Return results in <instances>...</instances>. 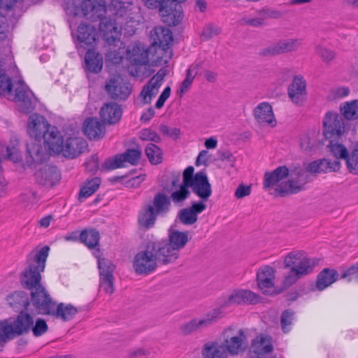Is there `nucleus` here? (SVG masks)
<instances>
[{
    "label": "nucleus",
    "instance_id": "obj_1",
    "mask_svg": "<svg viewBox=\"0 0 358 358\" xmlns=\"http://www.w3.org/2000/svg\"><path fill=\"white\" fill-rule=\"evenodd\" d=\"M315 262L301 250H294L284 257L283 267L289 271L284 275L282 285L284 289L294 285L299 279L313 271Z\"/></svg>",
    "mask_w": 358,
    "mask_h": 358
},
{
    "label": "nucleus",
    "instance_id": "obj_2",
    "mask_svg": "<svg viewBox=\"0 0 358 358\" xmlns=\"http://www.w3.org/2000/svg\"><path fill=\"white\" fill-rule=\"evenodd\" d=\"M50 248L44 246L39 250L31 252L27 259V266L21 275V283L24 288L31 289L41 285V273L44 271Z\"/></svg>",
    "mask_w": 358,
    "mask_h": 358
},
{
    "label": "nucleus",
    "instance_id": "obj_3",
    "mask_svg": "<svg viewBox=\"0 0 358 358\" xmlns=\"http://www.w3.org/2000/svg\"><path fill=\"white\" fill-rule=\"evenodd\" d=\"M34 324V317L24 311H20L15 317L0 321V346L3 347L9 341L29 334Z\"/></svg>",
    "mask_w": 358,
    "mask_h": 358
},
{
    "label": "nucleus",
    "instance_id": "obj_4",
    "mask_svg": "<svg viewBox=\"0 0 358 358\" xmlns=\"http://www.w3.org/2000/svg\"><path fill=\"white\" fill-rule=\"evenodd\" d=\"M99 31L102 33L106 41L109 44H114L119 41L121 32L125 30L127 32H134L131 17L124 16L122 13H115L113 18L105 15L99 20Z\"/></svg>",
    "mask_w": 358,
    "mask_h": 358
},
{
    "label": "nucleus",
    "instance_id": "obj_5",
    "mask_svg": "<svg viewBox=\"0 0 358 358\" xmlns=\"http://www.w3.org/2000/svg\"><path fill=\"white\" fill-rule=\"evenodd\" d=\"M288 179L285 182H281L274 189L275 196L281 197L289 194H295L305 189V185L309 182V175L306 167L300 165H293L289 169Z\"/></svg>",
    "mask_w": 358,
    "mask_h": 358
},
{
    "label": "nucleus",
    "instance_id": "obj_6",
    "mask_svg": "<svg viewBox=\"0 0 358 358\" xmlns=\"http://www.w3.org/2000/svg\"><path fill=\"white\" fill-rule=\"evenodd\" d=\"M222 345L231 355L243 353L248 347V341L245 331L242 329L229 327L221 334Z\"/></svg>",
    "mask_w": 358,
    "mask_h": 358
},
{
    "label": "nucleus",
    "instance_id": "obj_7",
    "mask_svg": "<svg viewBox=\"0 0 358 358\" xmlns=\"http://www.w3.org/2000/svg\"><path fill=\"white\" fill-rule=\"evenodd\" d=\"M222 314L220 308H214L202 317L194 318L182 324L179 328L180 332L182 336H186L206 329L221 318Z\"/></svg>",
    "mask_w": 358,
    "mask_h": 358
},
{
    "label": "nucleus",
    "instance_id": "obj_8",
    "mask_svg": "<svg viewBox=\"0 0 358 358\" xmlns=\"http://www.w3.org/2000/svg\"><path fill=\"white\" fill-rule=\"evenodd\" d=\"M262 297L250 289L233 290L228 296L220 299V306L227 307L231 305H255L262 301Z\"/></svg>",
    "mask_w": 358,
    "mask_h": 358
},
{
    "label": "nucleus",
    "instance_id": "obj_9",
    "mask_svg": "<svg viewBox=\"0 0 358 358\" xmlns=\"http://www.w3.org/2000/svg\"><path fill=\"white\" fill-rule=\"evenodd\" d=\"M157 264L169 265L175 263L180 254L165 240L149 241Z\"/></svg>",
    "mask_w": 358,
    "mask_h": 358
},
{
    "label": "nucleus",
    "instance_id": "obj_10",
    "mask_svg": "<svg viewBox=\"0 0 358 358\" xmlns=\"http://www.w3.org/2000/svg\"><path fill=\"white\" fill-rule=\"evenodd\" d=\"M133 267L138 275H148L153 272L157 267V262L149 242L147 243L145 250L141 251L135 255Z\"/></svg>",
    "mask_w": 358,
    "mask_h": 358
},
{
    "label": "nucleus",
    "instance_id": "obj_11",
    "mask_svg": "<svg viewBox=\"0 0 358 358\" xmlns=\"http://www.w3.org/2000/svg\"><path fill=\"white\" fill-rule=\"evenodd\" d=\"M326 139L339 138L345 131L343 119L336 113L327 112L323 120Z\"/></svg>",
    "mask_w": 358,
    "mask_h": 358
},
{
    "label": "nucleus",
    "instance_id": "obj_12",
    "mask_svg": "<svg viewBox=\"0 0 358 358\" xmlns=\"http://www.w3.org/2000/svg\"><path fill=\"white\" fill-rule=\"evenodd\" d=\"M30 290L31 301L39 313L47 315L50 308L55 305L45 288L41 285L34 287Z\"/></svg>",
    "mask_w": 358,
    "mask_h": 358
},
{
    "label": "nucleus",
    "instance_id": "obj_13",
    "mask_svg": "<svg viewBox=\"0 0 358 358\" xmlns=\"http://www.w3.org/2000/svg\"><path fill=\"white\" fill-rule=\"evenodd\" d=\"M105 90L112 99L120 100L127 99L131 92L129 83L120 76L110 78L105 85Z\"/></svg>",
    "mask_w": 358,
    "mask_h": 358
},
{
    "label": "nucleus",
    "instance_id": "obj_14",
    "mask_svg": "<svg viewBox=\"0 0 358 358\" xmlns=\"http://www.w3.org/2000/svg\"><path fill=\"white\" fill-rule=\"evenodd\" d=\"M169 72V71L166 67L162 68L152 77L148 84L143 87L140 96L142 98L143 103H150L152 97L157 94L164 77L168 75Z\"/></svg>",
    "mask_w": 358,
    "mask_h": 358
},
{
    "label": "nucleus",
    "instance_id": "obj_15",
    "mask_svg": "<svg viewBox=\"0 0 358 358\" xmlns=\"http://www.w3.org/2000/svg\"><path fill=\"white\" fill-rule=\"evenodd\" d=\"M301 45V39L289 38L281 40L262 49L259 54L264 57L275 56L280 54L296 51Z\"/></svg>",
    "mask_w": 358,
    "mask_h": 358
},
{
    "label": "nucleus",
    "instance_id": "obj_16",
    "mask_svg": "<svg viewBox=\"0 0 358 358\" xmlns=\"http://www.w3.org/2000/svg\"><path fill=\"white\" fill-rule=\"evenodd\" d=\"M159 11L162 21L169 26L178 24L183 17L181 6L174 1L166 0Z\"/></svg>",
    "mask_w": 358,
    "mask_h": 358
},
{
    "label": "nucleus",
    "instance_id": "obj_17",
    "mask_svg": "<svg viewBox=\"0 0 358 358\" xmlns=\"http://www.w3.org/2000/svg\"><path fill=\"white\" fill-rule=\"evenodd\" d=\"M52 127L47 120L42 115L34 113L29 116L27 124V133L29 136L36 141H40L45 138V135Z\"/></svg>",
    "mask_w": 358,
    "mask_h": 358
},
{
    "label": "nucleus",
    "instance_id": "obj_18",
    "mask_svg": "<svg viewBox=\"0 0 358 358\" xmlns=\"http://www.w3.org/2000/svg\"><path fill=\"white\" fill-rule=\"evenodd\" d=\"M14 101L19 102L21 110L26 113L34 110L36 101L34 94L23 81H19L15 89Z\"/></svg>",
    "mask_w": 358,
    "mask_h": 358
},
{
    "label": "nucleus",
    "instance_id": "obj_19",
    "mask_svg": "<svg viewBox=\"0 0 358 358\" xmlns=\"http://www.w3.org/2000/svg\"><path fill=\"white\" fill-rule=\"evenodd\" d=\"M141 157V150L137 149H127L123 154L117 155L113 160H108L103 165L102 169L106 170L115 169L124 166L128 162L131 165L138 164Z\"/></svg>",
    "mask_w": 358,
    "mask_h": 358
},
{
    "label": "nucleus",
    "instance_id": "obj_20",
    "mask_svg": "<svg viewBox=\"0 0 358 358\" xmlns=\"http://www.w3.org/2000/svg\"><path fill=\"white\" fill-rule=\"evenodd\" d=\"M83 15L91 21L101 19L106 13L105 1L103 0H84L80 4Z\"/></svg>",
    "mask_w": 358,
    "mask_h": 358
},
{
    "label": "nucleus",
    "instance_id": "obj_21",
    "mask_svg": "<svg viewBox=\"0 0 358 358\" xmlns=\"http://www.w3.org/2000/svg\"><path fill=\"white\" fill-rule=\"evenodd\" d=\"M290 100L296 105L301 106L306 99V82L303 76H295L287 88Z\"/></svg>",
    "mask_w": 358,
    "mask_h": 358
},
{
    "label": "nucleus",
    "instance_id": "obj_22",
    "mask_svg": "<svg viewBox=\"0 0 358 358\" xmlns=\"http://www.w3.org/2000/svg\"><path fill=\"white\" fill-rule=\"evenodd\" d=\"M189 187H191L192 192L201 199L200 201L203 203L207 201L212 194L211 185L203 171L197 172L194 175V180Z\"/></svg>",
    "mask_w": 358,
    "mask_h": 358
},
{
    "label": "nucleus",
    "instance_id": "obj_23",
    "mask_svg": "<svg viewBox=\"0 0 358 358\" xmlns=\"http://www.w3.org/2000/svg\"><path fill=\"white\" fill-rule=\"evenodd\" d=\"M37 182L46 187H52L59 182L61 175L55 166L45 165L36 173Z\"/></svg>",
    "mask_w": 358,
    "mask_h": 358
},
{
    "label": "nucleus",
    "instance_id": "obj_24",
    "mask_svg": "<svg viewBox=\"0 0 358 358\" xmlns=\"http://www.w3.org/2000/svg\"><path fill=\"white\" fill-rule=\"evenodd\" d=\"M86 141L82 137H71L66 139L59 154L65 157L76 158L87 149Z\"/></svg>",
    "mask_w": 358,
    "mask_h": 358
},
{
    "label": "nucleus",
    "instance_id": "obj_25",
    "mask_svg": "<svg viewBox=\"0 0 358 358\" xmlns=\"http://www.w3.org/2000/svg\"><path fill=\"white\" fill-rule=\"evenodd\" d=\"M275 270L270 266L260 268L257 273L258 287L264 294L272 295L274 292L271 291L274 287Z\"/></svg>",
    "mask_w": 358,
    "mask_h": 358
},
{
    "label": "nucleus",
    "instance_id": "obj_26",
    "mask_svg": "<svg viewBox=\"0 0 358 358\" xmlns=\"http://www.w3.org/2000/svg\"><path fill=\"white\" fill-rule=\"evenodd\" d=\"M206 208L203 201H194L187 208L181 209L178 213L180 222L185 225H192L196 222L198 215Z\"/></svg>",
    "mask_w": 358,
    "mask_h": 358
},
{
    "label": "nucleus",
    "instance_id": "obj_27",
    "mask_svg": "<svg viewBox=\"0 0 358 358\" xmlns=\"http://www.w3.org/2000/svg\"><path fill=\"white\" fill-rule=\"evenodd\" d=\"M253 114L255 120L262 126H270L274 127L276 126L277 121L271 106L267 102L259 103L254 109Z\"/></svg>",
    "mask_w": 358,
    "mask_h": 358
},
{
    "label": "nucleus",
    "instance_id": "obj_28",
    "mask_svg": "<svg viewBox=\"0 0 358 358\" xmlns=\"http://www.w3.org/2000/svg\"><path fill=\"white\" fill-rule=\"evenodd\" d=\"M150 38L151 45L150 52L152 53L155 46H169L173 41L172 31L164 27H156L150 31Z\"/></svg>",
    "mask_w": 358,
    "mask_h": 358
},
{
    "label": "nucleus",
    "instance_id": "obj_29",
    "mask_svg": "<svg viewBox=\"0 0 358 358\" xmlns=\"http://www.w3.org/2000/svg\"><path fill=\"white\" fill-rule=\"evenodd\" d=\"M83 129L85 135L90 140H99L106 134L104 124L96 117L86 119L83 123Z\"/></svg>",
    "mask_w": 358,
    "mask_h": 358
},
{
    "label": "nucleus",
    "instance_id": "obj_30",
    "mask_svg": "<svg viewBox=\"0 0 358 358\" xmlns=\"http://www.w3.org/2000/svg\"><path fill=\"white\" fill-rule=\"evenodd\" d=\"M289 173V168L285 166H278L273 171L266 172L264 176V188L268 189L275 186L276 188L281 182H286L282 180L287 178Z\"/></svg>",
    "mask_w": 358,
    "mask_h": 358
},
{
    "label": "nucleus",
    "instance_id": "obj_31",
    "mask_svg": "<svg viewBox=\"0 0 358 358\" xmlns=\"http://www.w3.org/2000/svg\"><path fill=\"white\" fill-rule=\"evenodd\" d=\"M78 313V309L73 305L59 303L56 307L55 305H52L50 313H48L47 315H52L63 322H68L73 319Z\"/></svg>",
    "mask_w": 358,
    "mask_h": 358
},
{
    "label": "nucleus",
    "instance_id": "obj_32",
    "mask_svg": "<svg viewBox=\"0 0 358 358\" xmlns=\"http://www.w3.org/2000/svg\"><path fill=\"white\" fill-rule=\"evenodd\" d=\"M341 163L336 160L331 162L327 159H321L313 161L306 166L308 173H320L329 171L336 172L340 169Z\"/></svg>",
    "mask_w": 358,
    "mask_h": 358
},
{
    "label": "nucleus",
    "instance_id": "obj_33",
    "mask_svg": "<svg viewBox=\"0 0 358 358\" xmlns=\"http://www.w3.org/2000/svg\"><path fill=\"white\" fill-rule=\"evenodd\" d=\"M27 164L29 166L34 163H42L46 158L47 153L40 141H32L27 143Z\"/></svg>",
    "mask_w": 358,
    "mask_h": 358
},
{
    "label": "nucleus",
    "instance_id": "obj_34",
    "mask_svg": "<svg viewBox=\"0 0 358 358\" xmlns=\"http://www.w3.org/2000/svg\"><path fill=\"white\" fill-rule=\"evenodd\" d=\"M100 117L104 123L115 124L122 117V111L117 103H106L100 110Z\"/></svg>",
    "mask_w": 358,
    "mask_h": 358
},
{
    "label": "nucleus",
    "instance_id": "obj_35",
    "mask_svg": "<svg viewBox=\"0 0 358 358\" xmlns=\"http://www.w3.org/2000/svg\"><path fill=\"white\" fill-rule=\"evenodd\" d=\"M188 231H180L177 229L169 231L167 239H165L179 254L190 241Z\"/></svg>",
    "mask_w": 358,
    "mask_h": 358
},
{
    "label": "nucleus",
    "instance_id": "obj_36",
    "mask_svg": "<svg viewBox=\"0 0 358 358\" xmlns=\"http://www.w3.org/2000/svg\"><path fill=\"white\" fill-rule=\"evenodd\" d=\"M97 32L96 29L90 25L81 24L78 27L77 39L83 48L93 45L96 40Z\"/></svg>",
    "mask_w": 358,
    "mask_h": 358
},
{
    "label": "nucleus",
    "instance_id": "obj_37",
    "mask_svg": "<svg viewBox=\"0 0 358 358\" xmlns=\"http://www.w3.org/2000/svg\"><path fill=\"white\" fill-rule=\"evenodd\" d=\"M43 140L52 152L59 154V151L62 150L64 143L63 136L56 127L52 126L49 128V131L45 135Z\"/></svg>",
    "mask_w": 358,
    "mask_h": 358
},
{
    "label": "nucleus",
    "instance_id": "obj_38",
    "mask_svg": "<svg viewBox=\"0 0 358 358\" xmlns=\"http://www.w3.org/2000/svg\"><path fill=\"white\" fill-rule=\"evenodd\" d=\"M150 48H145L141 43L135 44L131 50H129V59L136 65H145L149 60Z\"/></svg>",
    "mask_w": 358,
    "mask_h": 358
},
{
    "label": "nucleus",
    "instance_id": "obj_39",
    "mask_svg": "<svg viewBox=\"0 0 358 358\" xmlns=\"http://www.w3.org/2000/svg\"><path fill=\"white\" fill-rule=\"evenodd\" d=\"M172 55V50L169 46H155L152 53L150 52V59L157 66L167 64Z\"/></svg>",
    "mask_w": 358,
    "mask_h": 358
},
{
    "label": "nucleus",
    "instance_id": "obj_40",
    "mask_svg": "<svg viewBox=\"0 0 358 358\" xmlns=\"http://www.w3.org/2000/svg\"><path fill=\"white\" fill-rule=\"evenodd\" d=\"M201 353L203 358H228L227 350L215 341L205 343Z\"/></svg>",
    "mask_w": 358,
    "mask_h": 358
},
{
    "label": "nucleus",
    "instance_id": "obj_41",
    "mask_svg": "<svg viewBox=\"0 0 358 358\" xmlns=\"http://www.w3.org/2000/svg\"><path fill=\"white\" fill-rule=\"evenodd\" d=\"M8 303L17 311H23L29 305L28 294L24 291H17L7 297Z\"/></svg>",
    "mask_w": 358,
    "mask_h": 358
},
{
    "label": "nucleus",
    "instance_id": "obj_42",
    "mask_svg": "<svg viewBox=\"0 0 358 358\" xmlns=\"http://www.w3.org/2000/svg\"><path fill=\"white\" fill-rule=\"evenodd\" d=\"M336 271L330 268L323 269L317 275L316 287L322 291L334 283L338 278Z\"/></svg>",
    "mask_w": 358,
    "mask_h": 358
},
{
    "label": "nucleus",
    "instance_id": "obj_43",
    "mask_svg": "<svg viewBox=\"0 0 358 358\" xmlns=\"http://www.w3.org/2000/svg\"><path fill=\"white\" fill-rule=\"evenodd\" d=\"M157 215L153 206L148 205L140 211L138 222L141 227L145 229H150L155 224Z\"/></svg>",
    "mask_w": 358,
    "mask_h": 358
},
{
    "label": "nucleus",
    "instance_id": "obj_44",
    "mask_svg": "<svg viewBox=\"0 0 358 358\" xmlns=\"http://www.w3.org/2000/svg\"><path fill=\"white\" fill-rule=\"evenodd\" d=\"M85 60L87 69L92 73H99L103 66V60L101 56L93 51L88 50L85 56Z\"/></svg>",
    "mask_w": 358,
    "mask_h": 358
},
{
    "label": "nucleus",
    "instance_id": "obj_45",
    "mask_svg": "<svg viewBox=\"0 0 358 358\" xmlns=\"http://www.w3.org/2000/svg\"><path fill=\"white\" fill-rule=\"evenodd\" d=\"M338 138L329 139V143L327 145L329 152L337 159H345L346 161L349 152L343 144L338 143Z\"/></svg>",
    "mask_w": 358,
    "mask_h": 358
},
{
    "label": "nucleus",
    "instance_id": "obj_46",
    "mask_svg": "<svg viewBox=\"0 0 358 358\" xmlns=\"http://www.w3.org/2000/svg\"><path fill=\"white\" fill-rule=\"evenodd\" d=\"M100 183L101 180L99 178H94L90 180L86 181L80 190L78 195L79 201L83 202L84 199L92 195L99 187Z\"/></svg>",
    "mask_w": 358,
    "mask_h": 358
},
{
    "label": "nucleus",
    "instance_id": "obj_47",
    "mask_svg": "<svg viewBox=\"0 0 358 358\" xmlns=\"http://www.w3.org/2000/svg\"><path fill=\"white\" fill-rule=\"evenodd\" d=\"M171 205L170 198L163 193H157L153 199L155 213L160 215L168 212Z\"/></svg>",
    "mask_w": 358,
    "mask_h": 358
},
{
    "label": "nucleus",
    "instance_id": "obj_48",
    "mask_svg": "<svg viewBox=\"0 0 358 358\" xmlns=\"http://www.w3.org/2000/svg\"><path fill=\"white\" fill-rule=\"evenodd\" d=\"M340 110L343 117L348 120L358 118V100L345 102L340 106Z\"/></svg>",
    "mask_w": 358,
    "mask_h": 358
},
{
    "label": "nucleus",
    "instance_id": "obj_49",
    "mask_svg": "<svg viewBox=\"0 0 358 358\" xmlns=\"http://www.w3.org/2000/svg\"><path fill=\"white\" fill-rule=\"evenodd\" d=\"M201 63L192 65L187 71L186 77L182 81L181 87L178 92L180 96H182L183 94L189 90L196 74L197 73V69L201 66Z\"/></svg>",
    "mask_w": 358,
    "mask_h": 358
},
{
    "label": "nucleus",
    "instance_id": "obj_50",
    "mask_svg": "<svg viewBox=\"0 0 358 358\" xmlns=\"http://www.w3.org/2000/svg\"><path fill=\"white\" fill-rule=\"evenodd\" d=\"M80 239L89 248H93L99 244V233L95 229L85 230L81 232Z\"/></svg>",
    "mask_w": 358,
    "mask_h": 358
},
{
    "label": "nucleus",
    "instance_id": "obj_51",
    "mask_svg": "<svg viewBox=\"0 0 358 358\" xmlns=\"http://www.w3.org/2000/svg\"><path fill=\"white\" fill-rule=\"evenodd\" d=\"M149 162L152 164H159L162 162V151L154 143H148L145 149Z\"/></svg>",
    "mask_w": 358,
    "mask_h": 358
},
{
    "label": "nucleus",
    "instance_id": "obj_52",
    "mask_svg": "<svg viewBox=\"0 0 358 358\" xmlns=\"http://www.w3.org/2000/svg\"><path fill=\"white\" fill-rule=\"evenodd\" d=\"M3 62L0 59V96H9L12 92V83L10 78L1 69Z\"/></svg>",
    "mask_w": 358,
    "mask_h": 358
},
{
    "label": "nucleus",
    "instance_id": "obj_53",
    "mask_svg": "<svg viewBox=\"0 0 358 358\" xmlns=\"http://www.w3.org/2000/svg\"><path fill=\"white\" fill-rule=\"evenodd\" d=\"M111 5L115 10V13H120L124 16L131 17L130 12L132 10V0H112Z\"/></svg>",
    "mask_w": 358,
    "mask_h": 358
},
{
    "label": "nucleus",
    "instance_id": "obj_54",
    "mask_svg": "<svg viewBox=\"0 0 358 358\" xmlns=\"http://www.w3.org/2000/svg\"><path fill=\"white\" fill-rule=\"evenodd\" d=\"M115 268V265L110 259L98 257V268L100 277L113 275Z\"/></svg>",
    "mask_w": 358,
    "mask_h": 358
},
{
    "label": "nucleus",
    "instance_id": "obj_55",
    "mask_svg": "<svg viewBox=\"0 0 358 358\" xmlns=\"http://www.w3.org/2000/svg\"><path fill=\"white\" fill-rule=\"evenodd\" d=\"M16 21L13 15L0 14V34L8 33L13 30Z\"/></svg>",
    "mask_w": 358,
    "mask_h": 358
},
{
    "label": "nucleus",
    "instance_id": "obj_56",
    "mask_svg": "<svg viewBox=\"0 0 358 358\" xmlns=\"http://www.w3.org/2000/svg\"><path fill=\"white\" fill-rule=\"evenodd\" d=\"M295 312L287 309L282 313L280 317V326L284 333H288L294 320Z\"/></svg>",
    "mask_w": 358,
    "mask_h": 358
},
{
    "label": "nucleus",
    "instance_id": "obj_57",
    "mask_svg": "<svg viewBox=\"0 0 358 358\" xmlns=\"http://www.w3.org/2000/svg\"><path fill=\"white\" fill-rule=\"evenodd\" d=\"M188 188L189 186H185L182 183L180 185L179 189H177L171 193L169 197L170 200L172 199L175 203L183 202L190 195V192Z\"/></svg>",
    "mask_w": 358,
    "mask_h": 358
},
{
    "label": "nucleus",
    "instance_id": "obj_58",
    "mask_svg": "<svg viewBox=\"0 0 358 358\" xmlns=\"http://www.w3.org/2000/svg\"><path fill=\"white\" fill-rule=\"evenodd\" d=\"M253 345L257 348L262 354H268L273 350V346L269 341L262 336L256 337L253 341Z\"/></svg>",
    "mask_w": 358,
    "mask_h": 358
},
{
    "label": "nucleus",
    "instance_id": "obj_59",
    "mask_svg": "<svg viewBox=\"0 0 358 358\" xmlns=\"http://www.w3.org/2000/svg\"><path fill=\"white\" fill-rule=\"evenodd\" d=\"M347 168L350 173L358 175V148L354 149L346 159Z\"/></svg>",
    "mask_w": 358,
    "mask_h": 358
},
{
    "label": "nucleus",
    "instance_id": "obj_60",
    "mask_svg": "<svg viewBox=\"0 0 358 358\" xmlns=\"http://www.w3.org/2000/svg\"><path fill=\"white\" fill-rule=\"evenodd\" d=\"M139 138L144 141H152L159 143L161 137L153 130L148 128L141 130L139 132Z\"/></svg>",
    "mask_w": 358,
    "mask_h": 358
},
{
    "label": "nucleus",
    "instance_id": "obj_61",
    "mask_svg": "<svg viewBox=\"0 0 358 358\" xmlns=\"http://www.w3.org/2000/svg\"><path fill=\"white\" fill-rule=\"evenodd\" d=\"M48 329L46 322L41 318L34 320V324H32L31 331L35 336H41L47 332Z\"/></svg>",
    "mask_w": 358,
    "mask_h": 358
},
{
    "label": "nucleus",
    "instance_id": "obj_62",
    "mask_svg": "<svg viewBox=\"0 0 358 358\" xmlns=\"http://www.w3.org/2000/svg\"><path fill=\"white\" fill-rule=\"evenodd\" d=\"M113 281V275H110L109 276L100 277L99 286L103 288L107 294H112L114 292Z\"/></svg>",
    "mask_w": 358,
    "mask_h": 358
},
{
    "label": "nucleus",
    "instance_id": "obj_63",
    "mask_svg": "<svg viewBox=\"0 0 358 358\" xmlns=\"http://www.w3.org/2000/svg\"><path fill=\"white\" fill-rule=\"evenodd\" d=\"M218 159L220 161H227L231 167L235 166L236 158L229 150H219L217 152Z\"/></svg>",
    "mask_w": 358,
    "mask_h": 358
},
{
    "label": "nucleus",
    "instance_id": "obj_64",
    "mask_svg": "<svg viewBox=\"0 0 358 358\" xmlns=\"http://www.w3.org/2000/svg\"><path fill=\"white\" fill-rule=\"evenodd\" d=\"M251 185H245L243 183L240 184L236 188L234 196L236 199H243L251 194Z\"/></svg>",
    "mask_w": 358,
    "mask_h": 358
}]
</instances>
